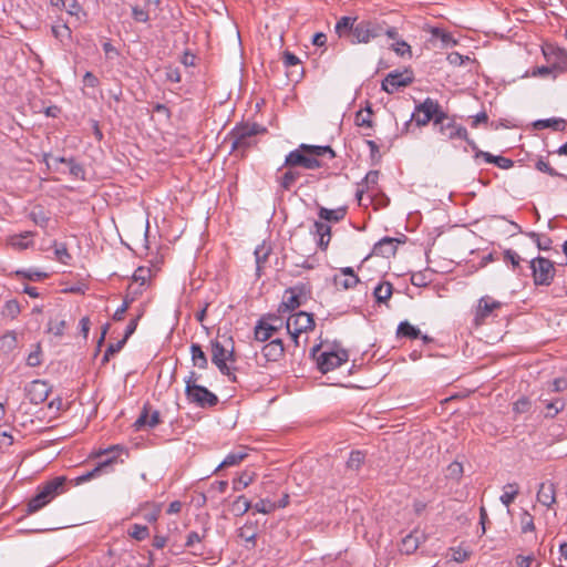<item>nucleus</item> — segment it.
I'll return each mask as SVG.
<instances>
[{
    "mask_svg": "<svg viewBox=\"0 0 567 567\" xmlns=\"http://www.w3.org/2000/svg\"><path fill=\"white\" fill-rule=\"evenodd\" d=\"M372 114H373V111H372L371 104L368 102L367 107L364 110H359L355 113V124L361 127L372 128L373 127V121L371 118Z\"/></svg>",
    "mask_w": 567,
    "mask_h": 567,
    "instance_id": "c9c22d12",
    "label": "nucleus"
},
{
    "mask_svg": "<svg viewBox=\"0 0 567 567\" xmlns=\"http://www.w3.org/2000/svg\"><path fill=\"white\" fill-rule=\"evenodd\" d=\"M542 52L546 63L554 65L556 70L565 72L567 70V52L555 44L544 43Z\"/></svg>",
    "mask_w": 567,
    "mask_h": 567,
    "instance_id": "4468645a",
    "label": "nucleus"
},
{
    "mask_svg": "<svg viewBox=\"0 0 567 567\" xmlns=\"http://www.w3.org/2000/svg\"><path fill=\"white\" fill-rule=\"evenodd\" d=\"M17 276H21L25 279H29L31 281H40L42 279H45L48 277L47 272L37 271V270H17Z\"/></svg>",
    "mask_w": 567,
    "mask_h": 567,
    "instance_id": "8fccbe9b",
    "label": "nucleus"
},
{
    "mask_svg": "<svg viewBox=\"0 0 567 567\" xmlns=\"http://www.w3.org/2000/svg\"><path fill=\"white\" fill-rule=\"evenodd\" d=\"M503 259L505 262H511L514 268H516L522 260L520 256L512 249L504 251Z\"/></svg>",
    "mask_w": 567,
    "mask_h": 567,
    "instance_id": "e2e57ef3",
    "label": "nucleus"
},
{
    "mask_svg": "<svg viewBox=\"0 0 567 567\" xmlns=\"http://www.w3.org/2000/svg\"><path fill=\"white\" fill-rule=\"evenodd\" d=\"M261 353L266 360V362H277L279 361L285 353L284 342L280 338L271 339L268 343H266Z\"/></svg>",
    "mask_w": 567,
    "mask_h": 567,
    "instance_id": "6ab92c4d",
    "label": "nucleus"
},
{
    "mask_svg": "<svg viewBox=\"0 0 567 567\" xmlns=\"http://www.w3.org/2000/svg\"><path fill=\"white\" fill-rule=\"evenodd\" d=\"M564 403L560 400H556L546 405L547 413L546 416L554 417L560 410H563Z\"/></svg>",
    "mask_w": 567,
    "mask_h": 567,
    "instance_id": "774afa93",
    "label": "nucleus"
},
{
    "mask_svg": "<svg viewBox=\"0 0 567 567\" xmlns=\"http://www.w3.org/2000/svg\"><path fill=\"white\" fill-rule=\"evenodd\" d=\"M519 493V486L516 483H508L504 486V493L501 496L503 505L508 507Z\"/></svg>",
    "mask_w": 567,
    "mask_h": 567,
    "instance_id": "4c0bfd02",
    "label": "nucleus"
},
{
    "mask_svg": "<svg viewBox=\"0 0 567 567\" xmlns=\"http://www.w3.org/2000/svg\"><path fill=\"white\" fill-rule=\"evenodd\" d=\"M391 49L399 55L404 56L408 54L410 58L412 56V50L408 42L404 40L396 41L391 45Z\"/></svg>",
    "mask_w": 567,
    "mask_h": 567,
    "instance_id": "864d4df0",
    "label": "nucleus"
},
{
    "mask_svg": "<svg viewBox=\"0 0 567 567\" xmlns=\"http://www.w3.org/2000/svg\"><path fill=\"white\" fill-rule=\"evenodd\" d=\"M128 534L132 538L136 540H144L148 536V527L144 525L134 524Z\"/></svg>",
    "mask_w": 567,
    "mask_h": 567,
    "instance_id": "09e8293b",
    "label": "nucleus"
},
{
    "mask_svg": "<svg viewBox=\"0 0 567 567\" xmlns=\"http://www.w3.org/2000/svg\"><path fill=\"white\" fill-rule=\"evenodd\" d=\"M48 383L43 380H33L25 388L27 398L32 404H40L44 402L50 393Z\"/></svg>",
    "mask_w": 567,
    "mask_h": 567,
    "instance_id": "f3484780",
    "label": "nucleus"
},
{
    "mask_svg": "<svg viewBox=\"0 0 567 567\" xmlns=\"http://www.w3.org/2000/svg\"><path fill=\"white\" fill-rule=\"evenodd\" d=\"M311 293V287L308 284H298L285 291L284 300L279 305V312H288L299 308Z\"/></svg>",
    "mask_w": 567,
    "mask_h": 567,
    "instance_id": "0eeeda50",
    "label": "nucleus"
},
{
    "mask_svg": "<svg viewBox=\"0 0 567 567\" xmlns=\"http://www.w3.org/2000/svg\"><path fill=\"white\" fill-rule=\"evenodd\" d=\"M190 354H192V361L193 364L199 369H207L208 367V359L203 351L200 344L198 343H192L190 346Z\"/></svg>",
    "mask_w": 567,
    "mask_h": 567,
    "instance_id": "72a5a7b5",
    "label": "nucleus"
},
{
    "mask_svg": "<svg viewBox=\"0 0 567 567\" xmlns=\"http://www.w3.org/2000/svg\"><path fill=\"white\" fill-rule=\"evenodd\" d=\"M393 286L388 281H382L373 289V297L378 303H384L391 298Z\"/></svg>",
    "mask_w": 567,
    "mask_h": 567,
    "instance_id": "7c9ffc66",
    "label": "nucleus"
},
{
    "mask_svg": "<svg viewBox=\"0 0 567 567\" xmlns=\"http://www.w3.org/2000/svg\"><path fill=\"white\" fill-rule=\"evenodd\" d=\"M256 512L261 514H270L277 508V504L269 499H260L254 505Z\"/></svg>",
    "mask_w": 567,
    "mask_h": 567,
    "instance_id": "603ef678",
    "label": "nucleus"
},
{
    "mask_svg": "<svg viewBox=\"0 0 567 567\" xmlns=\"http://www.w3.org/2000/svg\"><path fill=\"white\" fill-rule=\"evenodd\" d=\"M282 62L286 68L297 66L300 64L299 58L289 51L284 52Z\"/></svg>",
    "mask_w": 567,
    "mask_h": 567,
    "instance_id": "338daca9",
    "label": "nucleus"
},
{
    "mask_svg": "<svg viewBox=\"0 0 567 567\" xmlns=\"http://www.w3.org/2000/svg\"><path fill=\"white\" fill-rule=\"evenodd\" d=\"M282 328V320L275 315H268L257 321L254 330L256 341L266 342L270 340Z\"/></svg>",
    "mask_w": 567,
    "mask_h": 567,
    "instance_id": "9d476101",
    "label": "nucleus"
},
{
    "mask_svg": "<svg viewBox=\"0 0 567 567\" xmlns=\"http://www.w3.org/2000/svg\"><path fill=\"white\" fill-rule=\"evenodd\" d=\"M554 262L544 257L534 258V285L548 286L555 276Z\"/></svg>",
    "mask_w": 567,
    "mask_h": 567,
    "instance_id": "f8f14e48",
    "label": "nucleus"
},
{
    "mask_svg": "<svg viewBox=\"0 0 567 567\" xmlns=\"http://www.w3.org/2000/svg\"><path fill=\"white\" fill-rule=\"evenodd\" d=\"M238 537L251 544V548L256 546L257 533L252 525H244L240 527L238 529Z\"/></svg>",
    "mask_w": 567,
    "mask_h": 567,
    "instance_id": "a18cd8bd",
    "label": "nucleus"
},
{
    "mask_svg": "<svg viewBox=\"0 0 567 567\" xmlns=\"http://www.w3.org/2000/svg\"><path fill=\"white\" fill-rule=\"evenodd\" d=\"M185 395L189 403L200 409H210L218 404V396L203 385L185 388Z\"/></svg>",
    "mask_w": 567,
    "mask_h": 567,
    "instance_id": "6e6552de",
    "label": "nucleus"
},
{
    "mask_svg": "<svg viewBox=\"0 0 567 567\" xmlns=\"http://www.w3.org/2000/svg\"><path fill=\"white\" fill-rule=\"evenodd\" d=\"M161 423V415L157 410L152 411L150 403H145L138 417L133 424L135 431H141L145 427L154 429Z\"/></svg>",
    "mask_w": 567,
    "mask_h": 567,
    "instance_id": "dca6fc26",
    "label": "nucleus"
},
{
    "mask_svg": "<svg viewBox=\"0 0 567 567\" xmlns=\"http://www.w3.org/2000/svg\"><path fill=\"white\" fill-rule=\"evenodd\" d=\"M255 480V473L252 472H243L238 477L233 480V489L238 492L248 485H250Z\"/></svg>",
    "mask_w": 567,
    "mask_h": 567,
    "instance_id": "ea45409f",
    "label": "nucleus"
},
{
    "mask_svg": "<svg viewBox=\"0 0 567 567\" xmlns=\"http://www.w3.org/2000/svg\"><path fill=\"white\" fill-rule=\"evenodd\" d=\"M52 33L56 39H62L64 37L70 38L72 32L69 25L64 23L61 25H53Z\"/></svg>",
    "mask_w": 567,
    "mask_h": 567,
    "instance_id": "0e129e2a",
    "label": "nucleus"
},
{
    "mask_svg": "<svg viewBox=\"0 0 567 567\" xmlns=\"http://www.w3.org/2000/svg\"><path fill=\"white\" fill-rule=\"evenodd\" d=\"M320 350V344L315 346L311 349V355L316 359L318 369L322 373H328L332 371L343 363H346L349 359L348 352L346 350L341 351H330V352H321L319 355L317 353Z\"/></svg>",
    "mask_w": 567,
    "mask_h": 567,
    "instance_id": "39448f33",
    "label": "nucleus"
},
{
    "mask_svg": "<svg viewBox=\"0 0 567 567\" xmlns=\"http://www.w3.org/2000/svg\"><path fill=\"white\" fill-rule=\"evenodd\" d=\"M18 346L17 333L14 331H7L0 337V354L8 355Z\"/></svg>",
    "mask_w": 567,
    "mask_h": 567,
    "instance_id": "bb28decb",
    "label": "nucleus"
},
{
    "mask_svg": "<svg viewBox=\"0 0 567 567\" xmlns=\"http://www.w3.org/2000/svg\"><path fill=\"white\" fill-rule=\"evenodd\" d=\"M566 126L567 122L561 117L534 121V130L551 128L555 132H563L566 130Z\"/></svg>",
    "mask_w": 567,
    "mask_h": 567,
    "instance_id": "b1692460",
    "label": "nucleus"
},
{
    "mask_svg": "<svg viewBox=\"0 0 567 567\" xmlns=\"http://www.w3.org/2000/svg\"><path fill=\"white\" fill-rule=\"evenodd\" d=\"M54 254L56 259L63 264H68V261L71 259V255L69 254L65 244H55Z\"/></svg>",
    "mask_w": 567,
    "mask_h": 567,
    "instance_id": "052dcab7",
    "label": "nucleus"
},
{
    "mask_svg": "<svg viewBox=\"0 0 567 567\" xmlns=\"http://www.w3.org/2000/svg\"><path fill=\"white\" fill-rule=\"evenodd\" d=\"M270 251H271V248L269 246H266L265 244L257 246L254 251L255 259H256V274L258 277L261 276V271L268 260Z\"/></svg>",
    "mask_w": 567,
    "mask_h": 567,
    "instance_id": "a878e982",
    "label": "nucleus"
},
{
    "mask_svg": "<svg viewBox=\"0 0 567 567\" xmlns=\"http://www.w3.org/2000/svg\"><path fill=\"white\" fill-rule=\"evenodd\" d=\"M69 172L74 178L85 181L84 167L80 163H78L73 157L69 159Z\"/></svg>",
    "mask_w": 567,
    "mask_h": 567,
    "instance_id": "de8ad7c7",
    "label": "nucleus"
},
{
    "mask_svg": "<svg viewBox=\"0 0 567 567\" xmlns=\"http://www.w3.org/2000/svg\"><path fill=\"white\" fill-rule=\"evenodd\" d=\"M434 130L439 132L443 141L449 140H467V131L464 126L457 125L453 118H450L446 114V118H441V123L434 126Z\"/></svg>",
    "mask_w": 567,
    "mask_h": 567,
    "instance_id": "ddd939ff",
    "label": "nucleus"
},
{
    "mask_svg": "<svg viewBox=\"0 0 567 567\" xmlns=\"http://www.w3.org/2000/svg\"><path fill=\"white\" fill-rule=\"evenodd\" d=\"M322 166L321 161L316 157H312L308 153H305L300 146L293 151H291L285 158L284 165L278 168V173L282 171L284 167H302L306 169H317Z\"/></svg>",
    "mask_w": 567,
    "mask_h": 567,
    "instance_id": "1a4fd4ad",
    "label": "nucleus"
},
{
    "mask_svg": "<svg viewBox=\"0 0 567 567\" xmlns=\"http://www.w3.org/2000/svg\"><path fill=\"white\" fill-rule=\"evenodd\" d=\"M536 167L537 169H539L540 172H544V173H547L548 175L550 176H559V177H563L567 181V174H561V173H558L556 169H554L553 167L549 166V164L543 159H539L537 163H536Z\"/></svg>",
    "mask_w": 567,
    "mask_h": 567,
    "instance_id": "4d7b16f0",
    "label": "nucleus"
},
{
    "mask_svg": "<svg viewBox=\"0 0 567 567\" xmlns=\"http://www.w3.org/2000/svg\"><path fill=\"white\" fill-rule=\"evenodd\" d=\"M431 34L433 38L440 39L444 45L455 44L456 42L453 40L452 35L440 29V28H432Z\"/></svg>",
    "mask_w": 567,
    "mask_h": 567,
    "instance_id": "3c124183",
    "label": "nucleus"
},
{
    "mask_svg": "<svg viewBox=\"0 0 567 567\" xmlns=\"http://www.w3.org/2000/svg\"><path fill=\"white\" fill-rule=\"evenodd\" d=\"M383 34V23L378 20L364 19L357 22L353 28V35L350 40L352 44L369 43Z\"/></svg>",
    "mask_w": 567,
    "mask_h": 567,
    "instance_id": "423d86ee",
    "label": "nucleus"
},
{
    "mask_svg": "<svg viewBox=\"0 0 567 567\" xmlns=\"http://www.w3.org/2000/svg\"><path fill=\"white\" fill-rule=\"evenodd\" d=\"M132 18L136 22L146 23L150 20L148 11L141 8L140 6L132 7Z\"/></svg>",
    "mask_w": 567,
    "mask_h": 567,
    "instance_id": "13d9d810",
    "label": "nucleus"
},
{
    "mask_svg": "<svg viewBox=\"0 0 567 567\" xmlns=\"http://www.w3.org/2000/svg\"><path fill=\"white\" fill-rule=\"evenodd\" d=\"M117 455L109 456L107 458L101 461L92 471L86 472L85 474L75 478V484L85 483L96 476H99L103 472H107L111 466L116 462Z\"/></svg>",
    "mask_w": 567,
    "mask_h": 567,
    "instance_id": "aec40b11",
    "label": "nucleus"
},
{
    "mask_svg": "<svg viewBox=\"0 0 567 567\" xmlns=\"http://www.w3.org/2000/svg\"><path fill=\"white\" fill-rule=\"evenodd\" d=\"M65 327H66L65 320H61V321L56 322L55 324H53V322L50 321L48 324V331L52 332L56 337H62L64 333Z\"/></svg>",
    "mask_w": 567,
    "mask_h": 567,
    "instance_id": "69168bd1",
    "label": "nucleus"
},
{
    "mask_svg": "<svg viewBox=\"0 0 567 567\" xmlns=\"http://www.w3.org/2000/svg\"><path fill=\"white\" fill-rule=\"evenodd\" d=\"M534 243H536L539 250H549L551 239L547 235L534 233Z\"/></svg>",
    "mask_w": 567,
    "mask_h": 567,
    "instance_id": "bf43d9fd",
    "label": "nucleus"
},
{
    "mask_svg": "<svg viewBox=\"0 0 567 567\" xmlns=\"http://www.w3.org/2000/svg\"><path fill=\"white\" fill-rule=\"evenodd\" d=\"M379 176H380V172L379 171H370V172H368V174L363 178V184H364L365 187L362 188V189H358V192H357V197H358L359 200H361L364 190H368V189H370L371 187H374L378 184Z\"/></svg>",
    "mask_w": 567,
    "mask_h": 567,
    "instance_id": "37998d69",
    "label": "nucleus"
},
{
    "mask_svg": "<svg viewBox=\"0 0 567 567\" xmlns=\"http://www.w3.org/2000/svg\"><path fill=\"white\" fill-rule=\"evenodd\" d=\"M300 172L295 167H287V171L281 175L276 176V181L282 192L289 190L296 181L300 177Z\"/></svg>",
    "mask_w": 567,
    "mask_h": 567,
    "instance_id": "5701e85b",
    "label": "nucleus"
},
{
    "mask_svg": "<svg viewBox=\"0 0 567 567\" xmlns=\"http://www.w3.org/2000/svg\"><path fill=\"white\" fill-rule=\"evenodd\" d=\"M65 482L66 478L64 476H56L40 486L38 493L29 501L27 512L33 514L43 508L63 492Z\"/></svg>",
    "mask_w": 567,
    "mask_h": 567,
    "instance_id": "f257e3e1",
    "label": "nucleus"
},
{
    "mask_svg": "<svg viewBox=\"0 0 567 567\" xmlns=\"http://www.w3.org/2000/svg\"><path fill=\"white\" fill-rule=\"evenodd\" d=\"M151 269L145 267H138L133 274V280L135 282H140L141 286H144L146 281L150 279Z\"/></svg>",
    "mask_w": 567,
    "mask_h": 567,
    "instance_id": "5fc2aeb1",
    "label": "nucleus"
},
{
    "mask_svg": "<svg viewBox=\"0 0 567 567\" xmlns=\"http://www.w3.org/2000/svg\"><path fill=\"white\" fill-rule=\"evenodd\" d=\"M316 234L319 236L318 246L320 249H327L330 237H331V227L322 221H315L313 224Z\"/></svg>",
    "mask_w": 567,
    "mask_h": 567,
    "instance_id": "cd10ccee",
    "label": "nucleus"
},
{
    "mask_svg": "<svg viewBox=\"0 0 567 567\" xmlns=\"http://www.w3.org/2000/svg\"><path fill=\"white\" fill-rule=\"evenodd\" d=\"M251 508V502L247 499L244 495L238 496L231 503V511L237 515L241 516L246 514Z\"/></svg>",
    "mask_w": 567,
    "mask_h": 567,
    "instance_id": "79ce46f5",
    "label": "nucleus"
},
{
    "mask_svg": "<svg viewBox=\"0 0 567 567\" xmlns=\"http://www.w3.org/2000/svg\"><path fill=\"white\" fill-rule=\"evenodd\" d=\"M365 462V453L362 451H352L347 461V468L358 472Z\"/></svg>",
    "mask_w": 567,
    "mask_h": 567,
    "instance_id": "e433bc0d",
    "label": "nucleus"
},
{
    "mask_svg": "<svg viewBox=\"0 0 567 567\" xmlns=\"http://www.w3.org/2000/svg\"><path fill=\"white\" fill-rule=\"evenodd\" d=\"M266 130L260 125L254 123H244L236 125L229 133V140L231 141V152L240 153V156H245L248 148L254 145L255 136Z\"/></svg>",
    "mask_w": 567,
    "mask_h": 567,
    "instance_id": "f03ea898",
    "label": "nucleus"
},
{
    "mask_svg": "<svg viewBox=\"0 0 567 567\" xmlns=\"http://www.w3.org/2000/svg\"><path fill=\"white\" fill-rule=\"evenodd\" d=\"M415 124L421 127L427 125L432 121V125L437 126L441 118H446V113L442 110L436 100L426 97L422 103L415 106Z\"/></svg>",
    "mask_w": 567,
    "mask_h": 567,
    "instance_id": "20e7f679",
    "label": "nucleus"
},
{
    "mask_svg": "<svg viewBox=\"0 0 567 567\" xmlns=\"http://www.w3.org/2000/svg\"><path fill=\"white\" fill-rule=\"evenodd\" d=\"M396 243H399V240L395 238L383 237L374 245L373 254L386 258L394 256L396 252Z\"/></svg>",
    "mask_w": 567,
    "mask_h": 567,
    "instance_id": "4be33fe9",
    "label": "nucleus"
},
{
    "mask_svg": "<svg viewBox=\"0 0 567 567\" xmlns=\"http://www.w3.org/2000/svg\"><path fill=\"white\" fill-rule=\"evenodd\" d=\"M359 282H360L359 277H352V278L344 277L343 279L339 278V277L334 278L336 286L341 287L346 290L354 288Z\"/></svg>",
    "mask_w": 567,
    "mask_h": 567,
    "instance_id": "6e6d98bb",
    "label": "nucleus"
},
{
    "mask_svg": "<svg viewBox=\"0 0 567 567\" xmlns=\"http://www.w3.org/2000/svg\"><path fill=\"white\" fill-rule=\"evenodd\" d=\"M560 73L561 72L556 70V68H554V65H550L548 63L546 65H542V66L534 69V76H542V78L551 76L553 79H556L557 75Z\"/></svg>",
    "mask_w": 567,
    "mask_h": 567,
    "instance_id": "49530a36",
    "label": "nucleus"
},
{
    "mask_svg": "<svg viewBox=\"0 0 567 567\" xmlns=\"http://www.w3.org/2000/svg\"><path fill=\"white\" fill-rule=\"evenodd\" d=\"M537 501L547 507H550L556 502V488L554 483L547 481L539 485Z\"/></svg>",
    "mask_w": 567,
    "mask_h": 567,
    "instance_id": "412c9836",
    "label": "nucleus"
},
{
    "mask_svg": "<svg viewBox=\"0 0 567 567\" xmlns=\"http://www.w3.org/2000/svg\"><path fill=\"white\" fill-rule=\"evenodd\" d=\"M355 18L351 17H342L338 22L336 23L334 30L337 34L342 38L347 35L348 33L353 35V28L355 27Z\"/></svg>",
    "mask_w": 567,
    "mask_h": 567,
    "instance_id": "473e14b6",
    "label": "nucleus"
},
{
    "mask_svg": "<svg viewBox=\"0 0 567 567\" xmlns=\"http://www.w3.org/2000/svg\"><path fill=\"white\" fill-rule=\"evenodd\" d=\"M475 157H483L487 163H494L495 165L503 169L511 168L514 164L513 161L507 157L494 156L491 153L483 151H477Z\"/></svg>",
    "mask_w": 567,
    "mask_h": 567,
    "instance_id": "c756f323",
    "label": "nucleus"
},
{
    "mask_svg": "<svg viewBox=\"0 0 567 567\" xmlns=\"http://www.w3.org/2000/svg\"><path fill=\"white\" fill-rule=\"evenodd\" d=\"M501 307V302L493 300L491 297H482L478 301V307L475 313V324L481 326L491 313Z\"/></svg>",
    "mask_w": 567,
    "mask_h": 567,
    "instance_id": "a211bd4d",
    "label": "nucleus"
},
{
    "mask_svg": "<svg viewBox=\"0 0 567 567\" xmlns=\"http://www.w3.org/2000/svg\"><path fill=\"white\" fill-rule=\"evenodd\" d=\"M414 82V74L410 68L402 72H390L382 81L381 87L389 94L395 93L400 87H406Z\"/></svg>",
    "mask_w": 567,
    "mask_h": 567,
    "instance_id": "9b49d317",
    "label": "nucleus"
},
{
    "mask_svg": "<svg viewBox=\"0 0 567 567\" xmlns=\"http://www.w3.org/2000/svg\"><path fill=\"white\" fill-rule=\"evenodd\" d=\"M315 328V319L311 313L299 311L291 315L286 321V329L302 333Z\"/></svg>",
    "mask_w": 567,
    "mask_h": 567,
    "instance_id": "2eb2a0df",
    "label": "nucleus"
},
{
    "mask_svg": "<svg viewBox=\"0 0 567 567\" xmlns=\"http://www.w3.org/2000/svg\"><path fill=\"white\" fill-rule=\"evenodd\" d=\"M396 336L399 338L414 340L421 337V331L419 328L414 327L409 321H402L398 326Z\"/></svg>",
    "mask_w": 567,
    "mask_h": 567,
    "instance_id": "2f4dec72",
    "label": "nucleus"
},
{
    "mask_svg": "<svg viewBox=\"0 0 567 567\" xmlns=\"http://www.w3.org/2000/svg\"><path fill=\"white\" fill-rule=\"evenodd\" d=\"M347 209L346 207H338L336 209H328L326 207H320L318 212V216L322 220L338 223L346 217Z\"/></svg>",
    "mask_w": 567,
    "mask_h": 567,
    "instance_id": "393cba45",
    "label": "nucleus"
},
{
    "mask_svg": "<svg viewBox=\"0 0 567 567\" xmlns=\"http://www.w3.org/2000/svg\"><path fill=\"white\" fill-rule=\"evenodd\" d=\"M30 219L38 226L45 228L48 226V223L50 220L49 216L44 212V209L40 206L34 207L30 214Z\"/></svg>",
    "mask_w": 567,
    "mask_h": 567,
    "instance_id": "a19ab883",
    "label": "nucleus"
},
{
    "mask_svg": "<svg viewBox=\"0 0 567 567\" xmlns=\"http://www.w3.org/2000/svg\"><path fill=\"white\" fill-rule=\"evenodd\" d=\"M247 456L244 452H233L229 453L224 461L216 467L214 473H217L219 470L224 467H230L238 465L245 457Z\"/></svg>",
    "mask_w": 567,
    "mask_h": 567,
    "instance_id": "58836bf2",
    "label": "nucleus"
},
{
    "mask_svg": "<svg viewBox=\"0 0 567 567\" xmlns=\"http://www.w3.org/2000/svg\"><path fill=\"white\" fill-rule=\"evenodd\" d=\"M463 474V465L458 462H453L447 467V476L452 480H460Z\"/></svg>",
    "mask_w": 567,
    "mask_h": 567,
    "instance_id": "680f3d73",
    "label": "nucleus"
},
{
    "mask_svg": "<svg viewBox=\"0 0 567 567\" xmlns=\"http://www.w3.org/2000/svg\"><path fill=\"white\" fill-rule=\"evenodd\" d=\"M300 148L303 150L305 153H308L312 157L323 156L329 154L331 158L336 157L334 151L329 146H319V145H309V144H300Z\"/></svg>",
    "mask_w": 567,
    "mask_h": 567,
    "instance_id": "f704fd0d",
    "label": "nucleus"
},
{
    "mask_svg": "<svg viewBox=\"0 0 567 567\" xmlns=\"http://www.w3.org/2000/svg\"><path fill=\"white\" fill-rule=\"evenodd\" d=\"M20 305L17 300H8L2 307L1 315L4 318L16 319L20 313Z\"/></svg>",
    "mask_w": 567,
    "mask_h": 567,
    "instance_id": "c03bdc74",
    "label": "nucleus"
},
{
    "mask_svg": "<svg viewBox=\"0 0 567 567\" xmlns=\"http://www.w3.org/2000/svg\"><path fill=\"white\" fill-rule=\"evenodd\" d=\"M210 348L212 362L217 367L221 374L229 379V381L237 382L235 374L236 368H231L227 364V362L233 363L236 361L234 347L228 350L218 339H215L210 341Z\"/></svg>",
    "mask_w": 567,
    "mask_h": 567,
    "instance_id": "7ed1b4c3",
    "label": "nucleus"
},
{
    "mask_svg": "<svg viewBox=\"0 0 567 567\" xmlns=\"http://www.w3.org/2000/svg\"><path fill=\"white\" fill-rule=\"evenodd\" d=\"M420 542L421 537L416 532L410 533L402 539L400 551L406 555L413 554L419 548Z\"/></svg>",
    "mask_w": 567,
    "mask_h": 567,
    "instance_id": "c85d7f7f",
    "label": "nucleus"
}]
</instances>
